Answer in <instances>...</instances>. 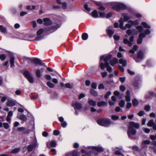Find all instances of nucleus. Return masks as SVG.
<instances>
[{
  "label": "nucleus",
  "instance_id": "obj_1",
  "mask_svg": "<svg viewBox=\"0 0 156 156\" xmlns=\"http://www.w3.org/2000/svg\"><path fill=\"white\" fill-rule=\"evenodd\" d=\"M141 24L144 28H147L144 31V33L142 31L143 28L141 26H138L136 27V29L140 33L138 38L137 39V43L139 44H141L142 42L143 39L146 37V35H149L151 33L150 29L151 26L145 22H143Z\"/></svg>",
  "mask_w": 156,
  "mask_h": 156
},
{
  "label": "nucleus",
  "instance_id": "obj_2",
  "mask_svg": "<svg viewBox=\"0 0 156 156\" xmlns=\"http://www.w3.org/2000/svg\"><path fill=\"white\" fill-rule=\"evenodd\" d=\"M105 57L104 55L101 56L100 60V66L102 70H104L105 68H107V70L109 72L112 71V68L109 66V61L111 59L112 55H109Z\"/></svg>",
  "mask_w": 156,
  "mask_h": 156
},
{
  "label": "nucleus",
  "instance_id": "obj_3",
  "mask_svg": "<svg viewBox=\"0 0 156 156\" xmlns=\"http://www.w3.org/2000/svg\"><path fill=\"white\" fill-rule=\"evenodd\" d=\"M140 124L138 123H135L131 121L129 122L128 125V129L127 134L130 139H132L134 138V136L136 133V130L134 129H138L140 127Z\"/></svg>",
  "mask_w": 156,
  "mask_h": 156
},
{
  "label": "nucleus",
  "instance_id": "obj_4",
  "mask_svg": "<svg viewBox=\"0 0 156 156\" xmlns=\"http://www.w3.org/2000/svg\"><path fill=\"white\" fill-rule=\"evenodd\" d=\"M97 122L99 125L105 127L109 126L111 123L109 119L102 118L98 119Z\"/></svg>",
  "mask_w": 156,
  "mask_h": 156
},
{
  "label": "nucleus",
  "instance_id": "obj_5",
  "mask_svg": "<svg viewBox=\"0 0 156 156\" xmlns=\"http://www.w3.org/2000/svg\"><path fill=\"white\" fill-rule=\"evenodd\" d=\"M112 8L117 11H119L120 10L125 9L126 8V5L123 3L119 2H115L113 4Z\"/></svg>",
  "mask_w": 156,
  "mask_h": 156
},
{
  "label": "nucleus",
  "instance_id": "obj_6",
  "mask_svg": "<svg viewBox=\"0 0 156 156\" xmlns=\"http://www.w3.org/2000/svg\"><path fill=\"white\" fill-rule=\"evenodd\" d=\"M23 75L30 83H34V81L33 77L31 76V73L28 70L24 71L23 72Z\"/></svg>",
  "mask_w": 156,
  "mask_h": 156
},
{
  "label": "nucleus",
  "instance_id": "obj_7",
  "mask_svg": "<svg viewBox=\"0 0 156 156\" xmlns=\"http://www.w3.org/2000/svg\"><path fill=\"white\" fill-rule=\"evenodd\" d=\"M119 27L120 28L124 30L126 29L127 28H130L132 25L130 23H127L126 24L125 26H123L124 22L122 18H121L119 20Z\"/></svg>",
  "mask_w": 156,
  "mask_h": 156
},
{
  "label": "nucleus",
  "instance_id": "obj_8",
  "mask_svg": "<svg viewBox=\"0 0 156 156\" xmlns=\"http://www.w3.org/2000/svg\"><path fill=\"white\" fill-rule=\"evenodd\" d=\"M33 144H30L27 147V150L29 152L32 151L34 148L37 147L38 146V144L37 142L36 139L33 141Z\"/></svg>",
  "mask_w": 156,
  "mask_h": 156
},
{
  "label": "nucleus",
  "instance_id": "obj_9",
  "mask_svg": "<svg viewBox=\"0 0 156 156\" xmlns=\"http://www.w3.org/2000/svg\"><path fill=\"white\" fill-rule=\"evenodd\" d=\"M134 37L133 36H131L129 38V41L126 38L123 39V43L124 44H128L129 46L131 47L132 45V43L133 41Z\"/></svg>",
  "mask_w": 156,
  "mask_h": 156
},
{
  "label": "nucleus",
  "instance_id": "obj_10",
  "mask_svg": "<svg viewBox=\"0 0 156 156\" xmlns=\"http://www.w3.org/2000/svg\"><path fill=\"white\" fill-rule=\"evenodd\" d=\"M59 27L58 24H56L55 26L47 28L46 30L48 34H49L55 31Z\"/></svg>",
  "mask_w": 156,
  "mask_h": 156
},
{
  "label": "nucleus",
  "instance_id": "obj_11",
  "mask_svg": "<svg viewBox=\"0 0 156 156\" xmlns=\"http://www.w3.org/2000/svg\"><path fill=\"white\" fill-rule=\"evenodd\" d=\"M137 58L136 59L135 61L137 63L139 62L140 60L139 59H140L141 60H142L144 57V54L142 51H140L137 54Z\"/></svg>",
  "mask_w": 156,
  "mask_h": 156
},
{
  "label": "nucleus",
  "instance_id": "obj_12",
  "mask_svg": "<svg viewBox=\"0 0 156 156\" xmlns=\"http://www.w3.org/2000/svg\"><path fill=\"white\" fill-rule=\"evenodd\" d=\"M72 105L74 107L75 109H80L82 108V106L81 104L78 102H73Z\"/></svg>",
  "mask_w": 156,
  "mask_h": 156
},
{
  "label": "nucleus",
  "instance_id": "obj_13",
  "mask_svg": "<svg viewBox=\"0 0 156 156\" xmlns=\"http://www.w3.org/2000/svg\"><path fill=\"white\" fill-rule=\"evenodd\" d=\"M31 61L34 63L35 64L40 65H43V64H45L44 63H43L42 60L37 58H33L31 60Z\"/></svg>",
  "mask_w": 156,
  "mask_h": 156
},
{
  "label": "nucleus",
  "instance_id": "obj_14",
  "mask_svg": "<svg viewBox=\"0 0 156 156\" xmlns=\"http://www.w3.org/2000/svg\"><path fill=\"white\" fill-rule=\"evenodd\" d=\"M44 70V68H42L40 69H37L36 71V75L37 77L38 78L42 76V73Z\"/></svg>",
  "mask_w": 156,
  "mask_h": 156
},
{
  "label": "nucleus",
  "instance_id": "obj_15",
  "mask_svg": "<svg viewBox=\"0 0 156 156\" xmlns=\"http://www.w3.org/2000/svg\"><path fill=\"white\" fill-rule=\"evenodd\" d=\"M88 103L90 105L94 107L96 106L97 105V101L90 98H88Z\"/></svg>",
  "mask_w": 156,
  "mask_h": 156
},
{
  "label": "nucleus",
  "instance_id": "obj_16",
  "mask_svg": "<svg viewBox=\"0 0 156 156\" xmlns=\"http://www.w3.org/2000/svg\"><path fill=\"white\" fill-rule=\"evenodd\" d=\"M59 121L61 122V125L64 128L66 127L67 125V123L65 121H64V119L62 117H60L58 118Z\"/></svg>",
  "mask_w": 156,
  "mask_h": 156
},
{
  "label": "nucleus",
  "instance_id": "obj_17",
  "mask_svg": "<svg viewBox=\"0 0 156 156\" xmlns=\"http://www.w3.org/2000/svg\"><path fill=\"white\" fill-rule=\"evenodd\" d=\"M89 149H93L96 150L98 152H101L104 151V149L102 147H95V146H89L88 147Z\"/></svg>",
  "mask_w": 156,
  "mask_h": 156
},
{
  "label": "nucleus",
  "instance_id": "obj_18",
  "mask_svg": "<svg viewBox=\"0 0 156 156\" xmlns=\"http://www.w3.org/2000/svg\"><path fill=\"white\" fill-rule=\"evenodd\" d=\"M151 141L149 140H145L143 141L141 144V146L143 148H147V145L150 144Z\"/></svg>",
  "mask_w": 156,
  "mask_h": 156
},
{
  "label": "nucleus",
  "instance_id": "obj_19",
  "mask_svg": "<svg viewBox=\"0 0 156 156\" xmlns=\"http://www.w3.org/2000/svg\"><path fill=\"white\" fill-rule=\"evenodd\" d=\"M149 148L153 150V152L156 154V141H154L151 144Z\"/></svg>",
  "mask_w": 156,
  "mask_h": 156
},
{
  "label": "nucleus",
  "instance_id": "obj_20",
  "mask_svg": "<svg viewBox=\"0 0 156 156\" xmlns=\"http://www.w3.org/2000/svg\"><path fill=\"white\" fill-rule=\"evenodd\" d=\"M97 105L98 106V107H104V106H106L108 105V103L107 102L105 101H98L97 103Z\"/></svg>",
  "mask_w": 156,
  "mask_h": 156
},
{
  "label": "nucleus",
  "instance_id": "obj_21",
  "mask_svg": "<svg viewBox=\"0 0 156 156\" xmlns=\"http://www.w3.org/2000/svg\"><path fill=\"white\" fill-rule=\"evenodd\" d=\"M43 20L44 22V24L45 26H48L52 23V21L48 18H44Z\"/></svg>",
  "mask_w": 156,
  "mask_h": 156
},
{
  "label": "nucleus",
  "instance_id": "obj_22",
  "mask_svg": "<svg viewBox=\"0 0 156 156\" xmlns=\"http://www.w3.org/2000/svg\"><path fill=\"white\" fill-rule=\"evenodd\" d=\"M118 62V59L116 58H114L112 60L110 59V60L109 61V62H110V64L112 66H114V65L117 63Z\"/></svg>",
  "mask_w": 156,
  "mask_h": 156
},
{
  "label": "nucleus",
  "instance_id": "obj_23",
  "mask_svg": "<svg viewBox=\"0 0 156 156\" xmlns=\"http://www.w3.org/2000/svg\"><path fill=\"white\" fill-rule=\"evenodd\" d=\"M7 106H13L16 105V101L13 100H8L6 103Z\"/></svg>",
  "mask_w": 156,
  "mask_h": 156
},
{
  "label": "nucleus",
  "instance_id": "obj_24",
  "mask_svg": "<svg viewBox=\"0 0 156 156\" xmlns=\"http://www.w3.org/2000/svg\"><path fill=\"white\" fill-rule=\"evenodd\" d=\"M107 32L109 37L111 38L113 34L114 33V31L110 29V27H108L107 29Z\"/></svg>",
  "mask_w": 156,
  "mask_h": 156
},
{
  "label": "nucleus",
  "instance_id": "obj_25",
  "mask_svg": "<svg viewBox=\"0 0 156 156\" xmlns=\"http://www.w3.org/2000/svg\"><path fill=\"white\" fill-rule=\"evenodd\" d=\"M137 31L135 29H128L126 31V33L128 35H130L131 34H135L137 33Z\"/></svg>",
  "mask_w": 156,
  "mask_h": 156
},
{
  "label": "nucleus",
  "instance_id": "obj_26",
  "mask_svg": "<svg viewBox=\"0 0 156 156\" xmlns=\"http://www.w3.org/2000/svg\"><path fill=\"white\" fill-rule=\"evenodd\" d=\"M61 0H56L57 3L59 4L62 5V8L64 9H66L67 8V3L66 2H63L62 3L60 1Z\"/></svg>",
  "mask_w": 156,
  "mask_h": 156
},
{
  "label": "nucleus",
  "instance_id": "obj_27",
  "mask_svg": "<svg viewBox=\"0 0 156 156\" xmlns=\"http://www.w3.org/2000/svg\"><path fill=\"white\" fill-rule=\"evenodd\" d=\"M126 95L125 96L126 101H129L130 100V91L127 90L126 92Z\"/></svg>",
  "mask_w": 156,
  "mask_h": 156
},
{
  "label": "nucleus",
  "instance_id": "obj_28",
  "mask_svg": "<svg viewBox=\"0 0 156 156\" xmlns=\"http://www.w3.org/2000/svg\"><path fill=\"white\" fill-rule=\"evenodd\" d=\"M119 62L122 64L123 66H125L126 65V61L124 58H120L119 60Z\"/></svg>",
  "mask_w": 156,
  "mask_h": 156
},
{
  "label": "nucleus",
  "instance_id": "obj_29",
  "mask_svg": "<svg viewBox=\"0 0 156 156\" xmlns=\"http://www.w3.org/2000/svg\"><path fill=\"white\" fill-rule=\"evenodd\" d=\"M155 123L153 119H150L147 123V125L149 127H152Z\"/></svg>",
  "mask_w": 156,
  "mask_h": 156
},
{
  "label": "nucleus",
  "instance_id": "obj_30",
  "mask_svg": "<svg viewBox=\"0 0 156 156\" xmlns=\"http://www.w3.org/2000/svg\"><path fill=\"white\" fill-rule=\"evenodd\" d=\"M0 30L3 33H6V28L5 27L2 25H0Z\"/></svg>",
  "mask_w": 156,
  "mask_h": 156
},
{
  "label": "nucleus",
  "instance_id": "obj_31",
  "mask_svg": "<svg viewBox=\"0 0 156 156\" xmlns=\"http://www.w3.org/2000/svg\"><path fill=\"white\" fill-rule=\"evenodd\" d=\"M92 16L94 18H98V12L96 10H94L92 12Z\"/></svg>",
  "mask_w": 156,
  "mask_h": 156
},
{
  "label": "nucleus",
  "instance_id": "obj_32",
  "mask_svg": "<svg viewBox=\"0 0 156 156\" xmlns=\"http://www.w3.org/2000/svg\"><path fill=\"white\" fill-rule=\"evenodd\" d=\"M19 119L21 120L24 122L27 120V118L26 116L23 114H21L20 115Z\"/></svg>",
  "mask_w": 156,
  "mask_h": 156
},
{
  "label": "nucleus",
  "instance_id": "obj_33",
  "mask_svg": "<svg viewBox=\"0 0 156 156\" xmlns=\"http://www.w3.org/2000/svg\"><path fill=\"white\" fill-rule=\"evenodd\" d=\"M122 16L123 17L124 20L125 21H127L129 19V17L128 16V14L126 13H123Z\"/></svg>",
  "mask_w": 156,
  "mask_h": 156
},
{
  "label": "nucleus",
  "instance_id": "obj_34",
  "mask_svg": "<svg viewBox=\"0 0 156 156\" xmlns=\"http://www.w3.org/2000/svg\"><path fill=\"white\" fill-rule=\"evenodd\" d=\"M14 59L15 58L14 57H11L10 59V61L11 64L10 67H14Z\"/></svg>",
  "mask_w": 156,
  "mask_h": 156
},
{
  "label": "nucleus",
  "instance_id": "obj_35",
  "mask_svg": "<svg viewBox=\"0 0 156 156\" xmlns=\"http://www.w3.org/2000/svg\"><path fill=\"white\" fill-rule=\"evenodd\" d=\"M137 45H135L133 46V49L130 50L129 52L131 53H134L135 51L137 50Z\"/></svg>",
  "mask_w": 156,
  "mask_h": 156
},
{
  "label": "nucleus",
  "instance_id": "obj_36",
  "mask_svg": "<svg viewBox=\"0 0 156 156\" xmlns=\"http://www.w3.org/2000/svg\"><path fill=\"white\" fill-rule=\"evenodd\" d=\"M90 93L91 95L94 96H97L98 95L97 92L94 90L91 89L90 90Z\"/></svg>",
  "mask_w": 156,
  "mask_h": 156
},
{
  "label": "nucleus",
  "instance_id": "obj_37",
  "mask_svg": "<svg viewBox=\"0 0 156 156\" xmlns=\"http://www.w3.org/2000/svg\"><path fill=\"white\" fill-rule=\"evenodd\" d=\"M82 38L83 40H86L88 37V35L86 33H83L82 35Z\"/></svg>",
  "mask_w": 156,
  "mask_h": 156
},
{
  "label": "nucleus",
  "instance_id": "obj_38",
  "mask_svg": "<svg viewBox=\"0 0 156 156\" xmlns=\"http://www.w3.org/2000/svg\"><path fill=\"white\" fill-rule=\"evenodd\" d=\"M20 150V148H16L12 150L11 151V153L12 154L16 153L18 152Z\"/></svg>",
  "mask_w": 156,
  "mask_h": 156
},
{
  "label": "nucleus",
  "instance_id": "obj_39",
  "mask_svg": "<svg viewBox=\"0 0 156 156\" xmlns=\"http://www.w3.org/2000/svg\"><path fill=\"white\" fill-rule=\"evenodd\" d=\"M47 85L50 88H53L55 86L54 84L52 83L50 81L47 82Z\"/></svg>",
  "mask_w": 156,
  "mask_h": 156
},
{
  "label": "nucleus",
  "instance_id": "obj_40",
  "mask_svg": "<svg viewBox=\"0 0 156 156\" xmlns=\"http://www.w3.org/2000/svg\"><path fill=\"white\" fill-rule=\"evenodd\" d=\"M132 103L133 106H136L138 104V101L135 99L132 101Z\"/></svg>",
  "mask_w": 156,
  "mask_h": 156
},
{
  "label": "nucleus",
  "instance_id": "obj_41",
  "mask_svg": "<svg viewBox=\"0 0 156 156\" xmlns=\"http://www.w3.org/2000/svg\"><path fill=\"white\" fill-rule=\"evenodd\" d=\"M44 77L47 80L50 81L51 79V76L49 75L46 74L44 75Z\"/></svg>",
  "mask_w": 156,
  "mask_h": 156
},
{
  "label": "nucleus",
  "instance_id": "obj_42",
  "mask_svg": "<svg viewBox=\"0 0 156 156\" xmlns=\"http://www.w3.org/2000/svg\"><path fill=\"white\" fill-rule=\"evenodd\" d=\"M111 117L112 119L114 120H117L119 118V116L116 115H112Z\"/></svg>",
  "mask_w": 156,
  "mask_h": 156
},
{
  "label": "nucleus",
  "instance_id": "obj_43",
  "mask_svg": "<svg viewBox=\"0 0 156 156\" xmlns=\"http://www.w3.org/2000/svg\"><path fill=\"white\" fill-rule=\"evenodd\" d=\"M125 104V101L123 100H121L119 102V105L121 107H124Z\"/></svg>",
  "mask_w": 156,
  "mask_h": 156
},
{
  "label": "nucleus",
  "instance_id": "obj_44",
  "mask_svg": "<svg viewBox=\"0 0 156 156\" xmlns=\"http://www.w3.org/2000/svg\"><path fill=\"white\" fill-rule=\"evenodd\" d=\"M84 8L88 12H90V8L88 7V5L87 4H85L84 5Z\"/></svg>",
  "mask_w": 156,
  "mask_h": 156
},
{
  "label": "nucleus",
  "instance_id": "obj_45",
  "mask_svg": "<svg viewBox=\"0 0 156 156\" xmlns=\"http://www.w3.org/2000/svg\"><path fill=\"white\" fill-rule=\"evenodd\" d=\"M65 87L67 88H69L70 89H71L73 87L69 83H66L65 84Z\"/></svg>",
  "mask_w": 156,
  "mask_h": 156
},
{
  "label": "nucleus",
  "instance_id": "obj_46",
  "mask_svg": "<svg viewBox=\"0 0 156 156\" xmlns=\"http://www.w3.org/2000/svg\"><path fill=\"white\" fill-rule=\"evenodd\" d=\"M43 32V30L42 29H40L38 30L37 33V34L38 36L41 35Z\"/></svg>",
  "mask_w": 156,
  "mask_h": 156
},
{
  "label": "nucleus",
  "instance_id": "obj_47",
  "mask_svg": "<svg viewBox=\"0 0 156 156\" xmlns=\"http://www.w3.org/2000/svg\"><path fill=\"white\" fill-rule=\"evenodd\" d=\"M43 38V37L42 36H38L34 40V41H38L40 40Z\"/></svg>",
  "mask_w": 156,
  "mask_h": 156
},
{
  "label": "nucleus",
  "instance_id": "obj_48",
  "mask_svg": "<svg viewBox=\"0 0 156 156\" xmlns=\"http://www.w3.org/2000/svg\"><path fill=\"white\" fill-rule=\"evenodd\" d=\"M4 127L6 129H8L9 127V124L7 122H5L3 124Z\"/></svg>",
  "mask_w": 156,
  "mask_h": 156
},
{
  "label": "nucleus",
  "instance_id": "obj_49",
  "mask_svg": "<svg viewBox=\"0 0 156 156\" xmlns=\"http://www.w3.org/2000/svg\"><path fill=\"white\" fill-rule=\"evenodd\" d=\"M111 94V92L110 91H108L105 94V98L106 99L108 98L109 97V96Z\"/></svg>",
  "mask_w": 156,
  "mask_h": 156
},
{
  "label": "nucleus",
  "instance_id": "obj_50",
  "mask_svg": "<svg viewBox=\"0 0 156 156\" xmlns=\"http://www.w3.org/2000/svg\"><path fill=\"white\" fill-rule=\"evenodd\" d=\"M50 145L51 147H55L56 145V143L55 141H52L50 143Z\"/></svg>",
  "mask_w": 156,
  "mask_h": 156
},
{
  "label": "nucleus",
  "instance_id": "obj_51",
  "mask_svg": "<svg viewBox=\"0 0 156 156\" xmlns=\"http://www.w3.org/2000/svg\"><path fill=\"white\" fill-rule=\"evenodd\" d=\"M150 109V107L149 105H146L144 107V109L146 111H149Z\"/></svg>",
  "mask_w": 156,
  "mask_h": 156
},
{
  "label": "nucleus",
  "instance_id": "obj_52",
  "mask_svg": "<svg viewBox=\"0 0 156 156\" xmlns=\"http://www.w3.org/2000/svg\"><path fill=\"white\" fill-rule=\"evenodd\" d=\"M6 58V56L4 54H1L0 55V59L2 60H4Z\"/></svg>",
  "mask_w": 156,
  "mask_h": 156
},
{
  "label": "nucleus",
  "instance_id": "obj_53",
  "mask_svg": "<svg viewBox=\"0 0 156 156\" xmlns=\"http://www.w3.org/2000/svg\"><path fill=\"white\" fill-rule=\"evenodd\" d=\"M100 17L101 18H104L105 17V14L104 12H99Z\"/></svg>",
  "mask_w": 156,
  "mask_h": 156
},
{
  "label": "nucleus",
  "instance_id": "obj_54",
  "mask_svg": "<svg viewBox=\"0 0 156 156\" xmlns=\"http://www.w3.org/2000/svg\"><path fill=\"white\" fill-rule=\"evenodd\" d=\"M150 139L153 140H156V134L155 136L154 135H151L150 136Z\"/></svg>",
  "mask_w": 156,
  "mask_h": 156
},
{
  "label": "nucleus",
  "instance_id": "obj_55",
  "mask_svg": "<svg viewBox=\"0 0 156 156\" xmlns=\"http://www.w3.org/2000/svg\"><path fill=\"white\" fill-rule=\"evenodd\" d=\"M60 133L59 131L58 130H55L53 132V134L57 136Z\"/></svg>",
  "mask_w": 156,
  "mask_h": 156
},
{
  "label": "nucleus",
  "instance_id": "obj_56",
  "mask_svg": "<svg viewBox=\"0 0 156 156\" xmlns=\"http://www.w3.org/2000/svg\"><path fill=\"white\" fill-rule=\"evenodd\" d=\"M144 113V112L143 111H140L138 113V115L140 116H142L143 115Z\"/></svg>",
  "mask_w": 156,
  "mask_h": 156
},
{
  "label": "nucleus",
  "instance_id": "obj_57",
  "mask_svg": "<svg viewBox=\"0 0 156 156\" xmlns=\"http://www.w3.org/2000/svg\"><path fill=\"white\" fill-rule=\"evenodd\" d=\"M132 106V104L131 103L129 102L127 103L126 105V108L127 109L130 108Z\"/></svg>",
  "mask_w": 156,
  "mask_h": 156
},
{
  "label": "nucleus",
  "instance_id": "obj_58",
  "mask_svg": "<svg viewBox=\"0 0 156 156\" xmlns=\"http://www.w3.org/2000/svg\"><path fill=\"white\" fill-rule=\"evenodd\" d=\"M25 128L24 127H18V131H24L25 130Z\"/></svg>",
  "mask_w": 156,
  "mask_h": 156
},
{
  "label": "nucleus",
  "instance_id": "obj_59",
  "mask_svg": "<svg viewBox=\"0 0 156 156\" xmlns=\"http://www.w3.org/2000/svg\"><path fill=\"white\" fill-rule=\"evenodd\" d=\"M91 87L95 89L97 87V84L96 83H93L91 84Z\"/></svg>",
  "mask_w": 156,
  "mask_h": 156
},
{
  "label": "nucleus",
  "instance_id": "obj_60",
  "mask_svg": "<svg viewBox=\"0 0 156 156\" xmlns=\"http://www.w3.org/2000/svg\"><path fill=\"white\" fill-rule=\"evenodd\" d=\"M102 76L103 78L105 77L107 75V73L106 72H102L101 73Z\"/></svg>",
  "mask_w": 156,
  "mask_h": 156
},
{
  "label": "nucleus",
  "instance_id": "obj_61",
  "mask_svg": "<svg viewBox=\"0 0 156 156\" xmlns=\"http://www.w3.org/2000/svg\"><path fill=\"white\" fill-rule=\"evenodd\" d=\"M120 89L122 91H124L125 90L126 88L124 86L121 85L120 87Z\"/></svg>",
  "mask_w": 156,
  "mask_h": 156
},
{
  "label": "nucleus",
  "instance_id": "obj_62",
  "mask_svg": "<svg viewBox=\"0 0 156 156\" xmlns=\"http://www.w3.org/2000/svg\"><path fill=\"white\" fill-rule=\"evenodd\" d=\"M98 88L99 89H104V85L102 83L100 84L98 86Z\"/></svg>",
  "mask_w": 156,
  "mask_h": 156
},
{
  "label": "nucleus",
  "instance_id": "obj_63",
  "mask_svg": "<svg viewBox=\"0 0 156 156\" xmlns=\"http://www.w3.org/2000/svg\"><path fill=\"white\" fill-rule=\"evenodd\" d=\"M115 40H119L120 39V37L119 36L114 35L113 36Z\"/></svg>",
  "mask_w": 156,
  "mask_h": 156
},
{
  "label": "nucleus",
  "instance_id": "obj_64",
  "mask_svg": "<svg viewBox=\"0 0 156 156\" xmlns=\"http://www.w3.org/2000/svg\"><path fill=\"white\" fill-rule=\"evenodd\" d=\"M42 134L43 136L47 137L48 136V134L47 132L44 131L42 132Z\"/></svg>",
  "mask_w": 156,
  "mask_h": 156
}]
</instances>
